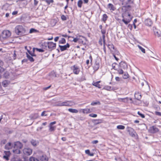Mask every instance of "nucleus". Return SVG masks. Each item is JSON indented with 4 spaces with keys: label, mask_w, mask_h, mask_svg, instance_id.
I'll return each instance as SVG.
<instances>
[{
    "label": "nucleus",
    "mask_w": 161,
    "mask_h": 161,
    "mask_svg": "<svg viewBox=\"0 0 161 161\" xmlns=\"http://www.w3.org/2000/svg\"><path fill=\"white\" fill-rule=\"evenodd\" d=\"M100 82V81H98L96 82H93L92 83V85L97 87H98L99 88H101V86L99 84V83Z\"/></svg>",
    "instance_id": "obj_22"
},
{
    "label": "nucleus",
    "mask_w": 161,
    "mask_h": 161,
    "mask_svg": "<svg viewBox=\"0 0 161 161\" xmlns=\"http://www.w3.org/2000/svg\"><path fill=\"white\" fill-rule=\"evenodd\" d=\"M58 39H59V37H58V36L54 38L55 41V42L57 41Z\"/></svg>",
    "instance_id": "obj_64"
},
{
    "label": "nucleus",
    "mask_w": 161,
    "mask_h": 161,
    "mask_svg": "<svg viewBox=\"0 0 161 161\" xmlns=\"http://www.w3.org/2000/svg\"><path fill=\"white\" fill-rule=\"evenodd\" d=\"M78 36V39H79V40H78V41H79V42H81L82 43H83V40H82L83 39H86V38L82 36Z\"/></svg>",
    "instance_id": "obj_26"
},
{
    "label": "nucleus",
    "mask_w": 161,
    "mask_h": 161,
    "mask_svg": "<svg viewBox=\"0 0 161 161\" xmlns=\"http://www.w3.org/2000/svg\"><path fill=\"white\" fill-rule=\"evenodd\" d=\"M56 127L54 126L49 125V130L50 131H52L55 130Z\"/></svg>",
    "instance_id": "obj_32"
},
{
    "label": "nucleus",
    "mask_w": 161,
    "mask_h": 161,
    "mask_svg": "<svg viewBox=\"0 0 161 161\" xmlns=\"http://www.w3.org/2000/svg\"><path fill=\"white\" fill-rule=\"evenodd\" d=\"M80 111H82L83 113L85 114H87L91 112L90 109L87 108L85 109H81Z\"/></svg>",
    "instance_id": "obj_21"
},
{
    "label": "nucleus",
    "mask_w": 161,
    "mask_h": 161,
    "mask_svg": "<svg viewBox=\"0 0 161 161\" xmlns=\"http://www.w3.org/2000/svg\"><path fill=\"white\" fill-rule=\"evenodd\" d=\"M45 2L48 4H49L50 3H53V0H46Z\"/></svg>",
    "instance_id": "obj_45"
},
{
    "label": "nucleus",
    "mask_w": 161,
    "mask_h": 161,
    "mask_svg": "<svg viewBox=\"0 0 161 161\" xmlns=\"http://www.w3.org/2000/svg\"><path fill=\"white\" fill-rule=\"evenodd\" d=\"M68 111L72 113H77L78 112V110L75 109L73 108H69Z\"/></svg>",
    "instance_id": "obj_27"
},
{
    "label": "nucleus",
    "mask_w": 161,
    "mask_h": 161,
    "mask_svg": "<svg viewBox=\"0 0 161 161\" xmlns=\"http://www.w3.org/2000/svg\"><path fill=\"white\" fill-rule=\"evenodd\" d=\"M150 131L152 133H154L158 131L157 128L155 126H153L150 127Z\"/></svg>",
    "instance_id": "obj_16"
},
{
    "label": "nucleus",
    "mask_w": 161,
    "mask_h": 161,
    "mask_svg": "<svg viewBox=\"0 0 161 161\" xmlns=\"http://www.w3.org/2000/svg\"><path fill=\"white\" fill-rule=\"evenodd\" d=\"M155 35L156 36H157L158 37L160 36V34H159L158 31H157L156 33H155Z\"/></svg>",
    "instance_id": "obj_63"
},
{
    "label": "nucleus",
    "mask_w": 161,
    "mask_h": 161,
    "mask_svg": "<svg viewBox=\"0 0 161 161\" xmlns=\"http://www.w3.org/2000/svg\"><path fill=\"white\" fill-rule=\"evenodd\" d=\"M26 54L27 58L31 62H33L34 61V59L32 57V56H31L27 53H26Z\"/></svg>",
    "instance_id": "obj_24"
},
{
    "label": "nucleus",
    "mask_w": 161,
    "mask_h": 161,
    "mask_svg": "<svg viewBox=\"0 0 161 161\" xmlns=\"http://www.w3.org/2000/svg\"><path fill=\"white\" fill-rule=\"evenodd\" d=\"M108 47L109 49H111V48H113L114 49V47L113 44L112 45H110L108 44Z\"/></svg>",
    "instance_id": "obj_53"
},
{
    "label": "nucleus",
    "mask_w": 161,
    "mask_h": 161,
    "mask_svg": "<svg viewBox=\"0 0 161 161\" xmlns=\"http://www.w3.org/2000/svg\"><path fill=\"white\" fill-rule=\"evenodd\" d=\"M120 67L121 69H126L128 66L125 62H121L119 64Z\"/></svg>",
    "instance_id": "obj_11"
},
{
    "label": "nucleus",
    "mask_w": 161,
    "mask_h": 161,
    "mask_svg": "<svg viewBox=\"0 0 161 161\" xmlns=\"http://www.w3.org/2000/svg\"><path fill=\"white\" fill-rule=\"evenodd\" d=\"M134 96L135 98L138 100H140L142 97L141 94L138 92L135 93Z\"/></svg>",
    "instance_id": "obj_15"
},
{
    "label": "nucleus",
    "mask_w": 161,
    "mask_h": 161,
    "mask_svg": "<svg viewBox=\"0 0 161 161\" xmlns=\"http://www.w3.org/2000/svg\"><path fill=\"white\" fill-rule=\"evenodd\" d=\"M131 18H129V19H122V21L126 24L127 25L131 20Z\"/></svg>",
    "instance_id": "obj_19"
},
{
    "label": "nucleus",
    "mask_w": 161,
    "mask_h": 161,
    "mask_svg": "<svg viewBox=\"0 0 161 161\" xmlns=\"http://www.w3.org/2000/svg\"><path fill=\"white\" fill-rule=\"evenodd\" d=\"M98 42L100 45L101 46H102V39L101 38H100V39L99 40Z\"/></svg>",
    "instance_id": "obj_55"
},
{
    "label": "nucleus",
    "mask_w": 161,
    "mask_h": 161,
    "mask_svg": "<svg viewBox=\"0 0 161 161\" xmlns=\"http://www.w3.org/2000/svg\"><path fill=\"white\" fill-rule=\"evenodd\" d=\"M12 147V146L11 143L8 142L5 145V148L6 149L9 150Z\"/></svg>",
    "instance_id": "obj_20"
},
{
    "label": "nucleus",
    "mask_w": 161,
    "mask_h": 161,
    "mask_svg": "<svg viewBox=\"0 0 161 161\" xmlns=\"http://www.w3.org/2000/svg\"><path fill=\"white\" fill-rule=\"evenodd\" d=\"M129 77V75L127 73H125L123 76V78L124 79H127Z\"/></svg>",
    "instance_id": "obj_37"
},
{
    "label": "nucleus",
    "mask_w": 161,
    "mask_h": 161,
    "mask_svg": "<svg viewBox=\"0 0 161 161\" xmlns=\"http://www.w3.org/2000/svg\"><path fill=\"white\" fill-rule=\"evenodd\" d=\"M89 116L92 117H96L97 116L96 114H89Z\"/></svg>",
    "instance_id": "obj_48"
},
{
    "label": "nucleus",
    "mask_w": 161,
    "mask_h": 161,
    "mask_svg": "<svg viewBox=\"0 0 161 161\" xmlns=\"http://www.w3.org/2000/svg\"><path fill=\"white\" fill-rule=\"evenodd\" d=\"M93 122L95 125H97L102 123V120L101 119H95Z\"/></svg>",
    "instance_id": "obj_29"
},
{
    "label": "nucleus",
    "mask_w": 161,
    "mask_h": 161,
    "mask_svg": "<svg viewBox=\"0 0 161 161\" xmlns=\"http://www.w3.org/2000/svg\"><path fill=\"white\" fill-rule=\"evenodd\" d=\"M28 53L31 55V56H33V57H36V55L35 54H34V53L33 52V53H32L31 52L29 51V50H28Z\"/></svg>",
    "instance_id": "obj_42"
},
{
    "label": "nucleus",
    "mask_w": 161,
    "mask_h": 161,
    "mask_svg": "<svg viewBox=\"0 0 161 161\" xmlns=\"http://www.w3.org/2000/svg\"><path fill=\"white\" fill-rule=\"evenodd\" d=\"M10 36L11 33L9 31L4 30L2 32L1 35L0 34V38L5 39L9 37Z\"/></svg>",
    "instance_id": "obj_3"
},
{
    "label": "nucleus",
    "mask_w": 161,
    "mask_h": 161,
    "mask_svg": "<svg viewBox=\"0 0 161 161\" xmlns=\"http://www.w3.org/2000/svg\"><path fill=\"white\" fill-rule=\"evenodd\" d=\"M60 48V50L62 51L66 50L67 48H69V45L68 43H67L66 45L64 46H61L59 45V46Z\"/></svg>",
    "instance_id": "obj_12"
},
{
    "label": "nucleus",
    "mask_w": 161,
    "mask_h": 161,
    "mask_svg": "<svg viewBox=\"0 0 161 161\" xmlns=\"http://www.w3.org/2000/svg\"><path fill=\"white\" fill-rule=\"evenodd\" d=\"M133 3L132 0H127L126 4H130L132 3Z\"/></svg>",
    "instance_id": "obj_50"
},
{
    "label": "nucleus",
    "mask_w": 161,
    "mask_h": 161,
    "mask_svg": "<svg viewBox=\"0 0 161 161\" xmlns=\"http://www.w3.org/2000/svg\"><path fill=\"white\" fill-rule=\"evenodd\" d=\"M118 72L119 74H123L124 73L123 70L122 69H119L118 70Z\"/></svg>",
    "instance_id": "obj_43"
},
{
    "label": "nucleus",
    "mask_w": 161,
    "mask_h": 161,
    "mask_svg": "<svg viewBox=\"0 0 161 161\" xmlns=\"http://www.w3.org/2000/svg\"><path fill=\"white\" fill-rule=\"evenodd\" d=\"M115 79L117 81H119L120 80V78L118 77H116Z\"/></svg>",
    "instance_id": "obj_61"
},
{
    "label": "nucleus",
    "mask_w": 161,
    "mask_h": 161,
    "mask_svg": "<svg viewBox=\"0 0 161 161\" xmlns=\"http://www.w3.org/2000/svg\"><path fill=\"white\" fill-rule=\"evenodd\" d=\"M35 158L33 157H31L29 158V161H34Z\"/></svg>",
    "instance_id": "obj_56"
},
{
    "label": "nucleus",
    "mask_w": 161,
    "mask_h": 161,
    "mask_svg": "<svg viewBox=\"0 0 161 161\" xmlns=\"http://www.w3.org/2000/svg\"><path fill=\"white\" fill-rule=\"evenodd\" d=\"M10 83V81L7 80H5L2 82V86L4 87H7Z\"/></svg>",
    "instance_id": "obj_14"
},
{
    "label": "nucleus",
    "mask_w": 161,
    "mask_h": 161,
    "mask_svg": "<svg viewBox=\"0 0 161 161\" xmlns=\"http://www.w3.org/2000/svg\"><path fill=\"white\" fill-rule=\"evenodd\" d=\"M71 68L73 70V73L75 74H78L80 71L78 67L75 65L72 67Z\"/></svg>",
    "instance_id": "obj_8"
},
{
    "label": "nucleus",
    "mask_w": 161,
    "mask_h": 161,
    "mask_svg": "<svg viewBox=\"0 0 161 161\" xmlns=\"http://www.w3.org/2000/svg\"><path fill=\"white\" fill-rule=\"evenodd\" d=\"M100 104V102H92L91 103V105H97V104Z\"/></svg>",
    "instance_id": "obj_44"
},
{
    "label": "nucleus",
    "mask_w": 161,
    "mask_h": 161,
    "mask_svg": "<svg viewBox=\"0 0 161 161\" xmlns=\"http://www.w3.org/2000/svg\"><path fill=\"white\" fill-rule=\"evenodd\" d=\"M36 30L32 28L31 29L30 31V33H32L34 32H35L36 31Z\"/></svg>",
    "instance_id": "obj_49"
},
{
    "label": "nucleus",
    "mask_w": 161,
    "mask_h": 161,
    "mask_svg": "<svg viewBox=\"0 0 161 161\" xmlns=\"http://www.w3.org/2000/svg\"><path fill=\"white\" fill-rule=\"evenodd\" d=\"M56 46V44L52 42H47V47L49 49H52L55 47Z\"/></svg>",
    "instance_id": "obj_9"
},
{
    "label": "nucleus",
    "mask_w": 161,
    "mask_h": 161,
    "mask_svg": "<svg viewBox=\"0 0 161 161\" xmlns=\"http://www.w3.org/2000/svg\"><path fill=\"white\" fill-rule=\"evenodd\" d=\"M125 127L124 126L122 125H119L117 126V128L119 129H124Z\"/></svg>",
    "instance_id": "obj_39"
},
{
    "label": "nucleus",
    "mask_w": 161,
    "mask_h": 161,
    "mask_svg": "<svg viewBox=\"0 0 161 161\" xmlns=\"http://www.w3.org/2000/svg\"><path fill=\"white\" fill-rule=\"evenodd\" d=\"M138 47L142 53H145V50L144 48H143L142 47L139 45H138Z\"/></svg>",
    "instance_id": "obj_38"
},
{
    "label": "nucleus",
    "mask_w": 161,
    "mask_h": 161,
    "mask_svg": "<svg viewBox=\"0 0 161 161\" xmlns=\"http://www.w3.org/2000/svg\"><path fill=\"white\" fill-rule=\"evenodd\" d=\"M104 89L108 91H111L112 90L111 87L109 86H105L104 87Z\"/></svg>",
    "instance_id": "obj_35"
},
{
    "label": "nucleus",
    "mask_w": 161,
    "mask_h": 161,
    "mask_svg": "<svg viewBox=\"0 0 161 161\" xmlns=\"http://www.w3.org/2000/svg\"><path fill=\"white\" fill-rule=\"evenodd\" d=\"M48 158L46 155H43L40 157V161H48Z\"/></svg>",
    "instance_id": "obj_18"
},
{
    "label": "nucleus",
    "mask_w": 161,
    "mask_h": 161,
    "mask_svg": "<svg viewBox=\"0 0 161 161\" xmlns=\"http://www.w3.org/2000/svg\"><path fill=\"white\" fill-rule=\"evenodd\" d=\"M20 149L16 148L13 150V152L15 154H20L21 152L19 150Z\"/></svg>",
    "instance_id": "obj_28"
},
{
    "label": "nucleus",
    "mask_w": 161,
    "mask_h": 161,
    "mask_svg": "<svg viewBox=\"0 0 161 161\" xmlns=\"http://www.w3.org/2000/svg\"><path fill=\"white\" fill-rule=\"evenodd\" d=\"M75 103L71 101H65L64 102L59 101L57 103L56 106H71L74 105Z\"/></svg>",
    "instance_id": "obj_1"
},
{
    "label": "nucleus",
    "mask_w": 161,
    "mask_h": 161,
    "mask_svg": "<svg viewBox=\"0 0 161 161\" xmlns=\"http://www.w3.org/2000/svg\"><path fill=\"white\" fill-rule=\"evenodd\" d=\"M98 142L97 140H94L92 142V143L93 144H96Z\"/></svg>",
    "instance_id": "obj_57"
},
{
    "label": "nucleus",
    "mask_w": 161,
    "mask_h": 161,
    "mask_svg": "<svg viewBox=\"0 0 161 161\" xmlns=\"http://www.w3.org/2000/svg\"><path fill=\"white\" fill-rule=\"evenodd\" d=\"M138 114L141 116L142 118H144L145 116L144 114L141 113L139 112H138Z\"/></svg>",
    "instance_id": "obj_51"
},
{
    "label": "nucleus",
    "mask_w": 161,
    "mask_h": 161,
    "mask_svg": "<svg viewBox=\"0 0 161 161\" xmlns=\"http://www.w3.org/2000/svg\"><path fill=\"white\" fill-rule=\"evenodd\" d=\"M22 147L23 145L22 144L19 142H15L14 143V149L17 148L21 149L22 148Z\"/></svg>",
    "instance_id": "obj_6"
},
{
    "label": "nucleus",
    "mask_w": 161,
    "mask_h": 161,
    "mask_svg": "<svg viewBox=\"0 0 161 161\" xmlns=\"http://www.w3.org/2000/svg\"><path fill=\"white\" fill-rule=\"evenodd\" d=\"M108 7L110 10H114V8L113 5L111 3H109L108 5Z\"/></svg>",
    "instance_id": "obj_30"
},
{
    "label": "nucleus",
    "mask_w": 161,
    "mask_h": 161,
    "mask_svg": "<svg viewBox=\"0 0 161 161\" xmlns=\"http://www.w3.org/2000/svg\"><path fill=\"white\" fill-rule=\"evenodd\" d=\"M145 25L148 26H151L153 24L152 21L149 19H146L145 21Z\"/></svg>",
    "instance_id": "obj_13"
},
{
    "label": "nucleus",
    "mask_w": 161,
    "mask_h": 161,
    "mask_svg": "<svg viewBox=\"0 0 161 161\" xmlns=\"http://www.w3.org/2000/svg\"><path fill=\"white\" fill-rule=\"evenodd\" d=\"M35 49H36L37 51H39V52H43L44 51V50H43L42 49H38V48H33V52H34Z\"/></svg>",
    "instance_id": "obj_33"
},
{
    "label": "nucleus",
    "mask_w": 161,
    "mask_h": 161,
    "mask_svg": "<svg viewBox=\"0 0 161 161\" xmlns=\"http://www.w3.org/2000/svg\"><path fill=\"white\" fill-rule=\"evenodd\" d=\"M56 123V122L55 121H54L53 122H51L50 124V125H54Z\"/></svg>",
    "instance_id": "obj_62"
},
{
    "label": "nucleus",
    "mask_w": 161,
    "mask_h": 161,
    "mask_svg": "<svg viewBox=\"0 0 161 161\" xmlns=\"http://www.w3.org/2000/svg\"><path fill=\"white\" fill-rule=\"evenodd\" d=\"M127 131L129 132L130 135L132 136H136V134L134 130L132 128L128 127L127 128Z\"/></svg>",
    "instance_id": "obj_7"
},
{
    "label": "nucleus",
    "mask_w": 161,
    "mask_h": 161,
    "mask_svg": "<svg viewBox=\"0 0 161 161\" xmlns=\"http://www.w3.org/2000/svg\"><path fill=\"white\" fill-rule=\"evenodd\" d=\"M101 32L103 35L105 34L106 33V31L105 30L102 29L101 30Z\"/></svg>",
    "instance_id": "obj_58"
},
{
    "label": "nucleus",
    "mask_w": 161,
    "mask_h": 161,
    "mask_svg": "<svg viewBox=\"0 0 161 161\" xmlns=\"http://www.w3.org/2000/svg\"><path fill=\"white\" fill-rule=\"evenodd\" d=\"M122 15L123 17L127 16H128L129 17L130 16V14L127 11H126L125 13H123L122 14Z\"/></svg>",
    "instance_id": "obj_31"
},
{
    "label": "nucleus",
    "mask_w": 161,
    "mask_h": 161,
    "mask_svg": "<svg viewBox=\"0 0 161 161\" xmlns=\"http://www.w3.org/2000/svg\"><path fill=\"white\" fill-rule=\"evenodd\" d=\"M5 155L3 156V158L5 159L6 160H9V157L10 155V153L9 151L4 152Z\"/></svg>",
    "instance_id": "obj_10"
},
{
    "label": "nucleus",
    "mask_w": 161,
    "mask_h": 161,
    "mask_svg": "<svg viewBox=\"0 0 161 161\" xmlns=\"http://www.w3.org/2000/svg\"><path fill=\"white\" fill-rule=\"evenodd\" d=\"M79 39H78V36H77L76 37L74 38L73 40L72 41L74 42H76L78 41Z\"/></svg>",
    "instance_id": "obj_46"
},
{
    "label": "nucleus",
    "mask_w": 161,
    "mask_h": 161,
    "mask_svg": "<svg viewBox=\"0 0 161 161\" xmlns=\"http://www.w3.org/2000/svg\"><path fill=\"white\" fill-rule=\"evenodd\" d=\"M83 2L81 0H79L78 2V6L80 7L81 8L82 6V4Z\"/></svg>",
    "instance_id": "obj_36"
},
{
    "label": "nucleus",
    "mask_w": 161,
    "mask_h": 161,
    "mask_svg": "<svg viewBox=\"0 0 161 161\" xmlns=\"http://www.w3.org/2000/svg\"><path fill=\"white\" fill-rule=\"evenodd\" d=\"M85 153L86 154H87L89 155L90 153V151L89 150H87L85 151Z\"/></svg>",
    "instance_id": "obj_60"
},
{
    "label": "nucleus",
    "mask_w": 161,
    "mask_h": 161,
    "mask_svg": "<svg viewBox=\"0 0 161 161\" xmlns=\"http://www.w3.org/2000/svg\"><path fill=\"white\" fill-rule=\"evenodd\" d=\"M128 98L126 97L125 98H118V100L120 102H123L124 103H127L128 100Z\"/></svg>",
    "instance_id": "obj_17"
},
{
    "label": "nucleus",
    "mask_w": 161,
    "mask_h": 161,
    "mask_svg": "<svg viewBox=\"0 0 161 161\" xmlns=\"http://www.w3.org/2000/svg\"><path fill=\"white\" fill-rule=\"evenodd\" d=\"M45 113H46V111H44L41 114V116H47V114H45Z\"/></svg>",
    "instance_id": "obj_54"
},
{
    "label": "nucleus",
    "mask_w": 161,
    "mask_h": 161,
    "mask_svg": "<svg viewBox=\"0 0 161 161\" xmlns=\"http://www.w3.org/2000/svg\"><path fill=\"white\" fill-rule=\"evenodd\" d=\"M31 144L34 146H35L36 145V142L35 140H32L31 141Z\"/></svg>",
    "instance_id": "obj_41"
},
{
    "label": "nucleus",
    "mask_w": 161,
    "mask_h": 161,
    "mask_svg": "<svg viewBox=\"0 0 161 161\" xmlns=\"http://www.w3.org/2000/svg\"><path fill=\"white\" fill-rule=\"evenodd\" d=\"M23 152L25 155L28 156L32 153V150L30 148H25L23 150Z\"/></svg>",
    "instance_id": "obj_5"
},
{
    "label": "nucleus",
    "mask_w": 161,
    "mask_h": 161,
    "mask_svg": "<svg viewBox=\"0 0 161 161\" xmlns=\"http://www.w3.org/2000/svg\"><path fill=\"white\" fill-rule=\"evenodd\" d=\"M66 41L65 39L62 38L61 40L59 41V42L60 43L64 44L65 43Z\"/></svg>",
    "instance_id": "obj_40"
},
{
    "label": "nucleus",
    "mask_w": 161,
    "mask_h": 161,
    "mask_svg": "<svg viewBox=\"0 0 161 161\" xmlns=\"http://www.w3.org/2000/svg\"><path fill=\"white\" fill-rule=\"evenodd\" d=\"M3 62L1 60H0V71H4V69L3 68Z\"/></svg>",
    "instance_id": "obj_25"
},
{
    "label": "nucleus",
    "mask_w": 161,
    "mask_h": 161,
    "mask_svg": "<svg viewBox=\"0 0 161 161\" xmlns=\"http://www.w3.org/2000/svg\"><path fill=\"white\" fill-rule=\"evenodd\" d=\"M155 114L156 115H158L159 116H161V113L157 111L155 112Z\"/></svg>",
    "instance_id": "obj_52"
},
{
    "label": "nucleus",
    "mask_w": 161,
    "mask_h": 161,
    "mask_svg": "<svg viewBox=\"0 0 161 161\" xmlns=\"http://www.w3.org/2000/svg\"><path fill=\"white\" fill-rule=\"evenodd\" d=\"M38 3V1L36 0H34V4L35 6H36L37 5Z\"/></svg>",
    "instance_id": "obj_59"
},
{
    "label": "nucleus",
    "mask_w": 161,
    "mask_h": 161,
    "mask_svg": "<svg viewBox=\"0 0 161 161\" xmlns=\"http://www.w3.org/2000/svg\"><path fill=\"white\" fill-rule=\"evenodd\" d=\"M15 33L18 35H22L25 34V31L22 25H18L15 28Z\"/></svg>",
    "instance_id": "obj_2"
},
{
    "label": "nucleus",
    "mask_w": 161,
    "mask_h": 161,
    "mask_svg": "<svg viewBox=\"0 0 161 161\" xmlns=\"http://www.w3.org/2000/svg\"><path fill=\"white\" fill-rule=\"evenodd\" d=\"M99 68V63L96 62L93 67L94 69L95 70H97Z\"/></svg>",
    "instance_id": "obj_23"
},
{
    "label": "nucleus",
    "mask_w": 161,
    "mask_h": 161,
    "mask_svg": "<svg viewBox=\"0 0 161 161\" xmlns=\"http://www.w3.org/2000/svg\"><path fill=\"white\" fill-rule=\"evenodd\" d=\"M61 19L63 20H65L66 19V17L65 15H62L61 16Z\"/></svg>",
    "instance_id": "obj_47"
},
{
    "label": "nucleus",
    "mask_w": 161,
    "mask_h": 161,
    "mask_svg": "<svg viewBox=\"0 0 161 161\" xmlns=\"http://www.w3.org/2000/svg\"><path fill=\"white\" fill-rule=\"evenodd\" d=\"M107 18L108 16L107 15L105 14H104L103 15V17L102 19L105 22V21L107 20Z\"/></svg>",
    "instance_id": "obj_34"
},
{
    "label": "nucleus",
    "mask_w": 161,
    "mask_h": 161,
    "mask_svg": "<svg viewBox=\"0 0 161 161\" xmlns=\"http://www.w3.org/2000/svg\"><path fill=\"white\" fill-rule=\"evenodd\" d=\"M3 77L6 79H10V80H13L14 77L12 73H9L8 72H5L3 75Z\"/></svg>",
    "instance_id": "obj_4"
}]
</instances>
